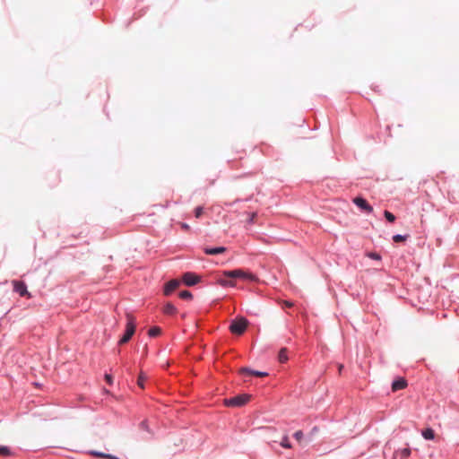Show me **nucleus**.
Returning <instances> with one entry per match:
<instances>
[{"mask_svg":"<svg viewBox=\"0 0 459 459\" xmlns=\"http://www.w3.org/2000/svg\"><path fill=\"white\" fill-rule=\"evenodd\" d=\"M222 275L225 278L232 279L234 281L237 279L249 282L256 281V276L254 273L242 268H237L234 270H225L222 272Z\"/></svg>","mask_w":459,"mask_h":459,"instance_id":"nucleus-1","label":"nucleus"},{"mask_svg":"<svg viewBox=\"0 0 459 459\" xmlns=\"http://www.w3.org/2000/svg\"><path fill=\"white\" fill-rule=\"evenodd\" d=\"M136 331V322L133 316H127L126 329L124 333L119 338L117 344L124 345L130 342Z\"/></svg>","mask_w":459,"mask_h":459,"instance_id":"nucleus-2","label":"nucleus"},{"mask_svg":"<svg viewBox=\"0 0 459 459\" xmlns=\"http://www.w3.org/2000/svg\"><path fill=\"white\" fill-rule=\"evenodd\" d=\"M138 429L142 432L141 439L143 441H151L155 438V431L150 426V422L147 419L142 420L138 424Z\"/></svg>","mask_w":459,"mask_h":459,"instance_id":"nucleus-3","label":"nucleus"},{"mask_svg":"<svg viewBox=\"0 0 459 459\" xmlns=\"http://www.w3.org/2000/svg\"><path fill=\"white\" fill-rule=\"evenodd\" d=\"M247 327V321L243 318H236L230 322V331L236 335H242Z\"/></svg>","mask_w":459,"mask_h":459,"instance_id":"nucleus-4","label":"nucleus"},{"mask_svg":"<svg viewBox=\"0 0 459 459\" xmlns=\"http://www.w3.org/2000/svg\"><path fill=\"white\" fill-rule=\"evenodd\" d=\"M180 281L181 284L183 283L186 286L192 287L201 281V277L194 272H186L182 274Z\"/></svg>","mask_w":459,"mask_h":459,"instance_id":"nucleus-5","label":"nucleus"},{"mask_svg":"<svg viewBox=\"0 0 459 459\" xmlns=\"http://www.w3.org/2000/svg\"><path fill=\"white\" fill-rule=\"evenodd\" d=\"M250 396L247 394H238L225 401L227 406L240 407L248 403Z\"/></svg>","mask_w":459,"mask_h":459,"instance_id":"nucleus-6","label":"nucleus"},{"mask_svg":"<svg viewBox=\"0 0 459 459\" xmlns=\"http://www.w3.org/2000/svg\"><path fill=\"white\" fill-rule=\"evenodd\" d=\"M353 204L363 212L369 214L373 212V206L368 202L366 198L361 195H357L353 198Z\"/></svg>","mask_w":459,"mask_h":459,"instance_id":"nucleus-7","label":"nucleus"},{"mask_svg":"<svg viewBox=\"0 0 459 459\" xmlns=\"http://www.w3.org/2000/svg\"><path fill=\"white\" fill-rule=\"evenodd\" d=\"M13 290L21 297L30 298L31 295L28 291V287L25 281L20 280L13 281Z\"/></svg>","mask_w":459,"mask_h":459,"instance_id":"nucleus-8","label":"nucleus"},{"mask_svg":"<svg viewBox=\"0 0 459 459\" xmlns=\"http://www.w3.org/2000/svg\"><path fill=\"white\" fill-rule=\"evenodd\" d=\"M181 285L180 280L172 279L164 283L163 294L165 296L172 295Z\"/></svg>","mask_w":459,"mask_h":459,"instance_id":"nucleus-9","label":"nucleus"},{"mask_svg":"<svg viewBox=\"0 0 459 459\" xmlns=\"http://www.w3.org/2000/svg\"><path fill=\"white\" fill-rule=\"evenodd\" d=\"M408 385L407 380L403 377H396L391 385L393 392L400 391L406 388Z\"/></svg>","mask_w":459,"mask_h":459,"instance_id":"nucleus-10","label":"nucleus"},{"mask_svg":"<svg viewBox=\"0 0 459 459\" xmlns=\"http://www.w3.org/2000/svg\"><path fill=\"white\" fill-rule=\"evenodd\" d=\"M226 251H227V247H225L223 246L204 247V253L207 255H217L223 254Z\"/></svg>","mask_w":459,"mask_h":459,"instance_id":"nucleus-11","label":"nucleus"},{"mask_svg":"<svg viewBox=\"0 0 459 459\" xmlns=\"http://www.w3.org/2000/svg\"><path fill=\"white\" fill-rule=\"evenodd\" d=\"M240 373L243 376H250V377H262L268 376V373L265 371H259V370L252 369V368H247V367L242 368L240 369Z\"/></svg>","mask_w":459,"mask_h":459,"instance_id":"nucleus-12","label":"nucleus"},{"mask_svg":"<svg viewBox=\"0 0 459 459\" xmlns=\"http://www.w3.org/2000/svg\"><path fill=\"white\" fill-rule=\"evenodd\" d=\"M277 359L281 364H284L289 360L288 349L286 347L280 349L277 354Z\"/></svg>","mask_w":459,"mask_h":459,"instance_id":"nucleus-13","label":"nucleus"},{"mask_svg":"<svg viewBox=\"0 0 459 459\" xmlns=\"http://www.w3.org/2000/svg\"><path fill=\"white\" fill-rule=\"evenodd\" d=\"M421 436L425 440H433L436 434L432 428L428 427L421 430Z\"/></svg>","mask_w":459,"mask_h":459,"instance_id":"nucleus-14","label":"nucleus"},{"mask_svg":"<svg viewBox=\"0 0 459 459\" xmlns=\"http://www.w3.org/2000/svg\"><path fill=\"white\" fill-rule=\"evenodd\" d=\"M163 312L168 316H174L177 314L178 309L172 303L168 302L163 306Z\"/></svg>","mask_w":459,"mask_h":459,"instance_id":"nucleus-15","label":"nucleus"},{"mask_svg":"<svg viewBox=\"0 0 459 459\" xmlns=\"http://www.w3.org/2000/svg\"><path fill=\"white\" fill-rule=\"evenodd\" d=\"M411 454V450L409 446L398 449L394 453V456H400L401 459H407Z\"/></svg>","mask_w":459,"mask_h":459,"instance_id":"nucleus-16","label":"nucleus"},{"mask_svg":"<svg viewBox=\"0 0 459 459\" xmlns=\"http://www.w3.org/2000/svg\"><path fill=\"white\" fill-rule=\"evenodd\" d=\"M13 455H14V453L12 451V449L9 446H4V445L0 446V456L12 457Z\"/></svg>","mask_w":459,"mask_h":459,"instance_id":"nucleus-17","label":"nucleus"},{"mask_svg":"<svg viewBox=\"0 0 459 459\" xmlns=\"http://www.w3.org/2000/svg\"><path fill=\"white\" fill-rule=\"evenodd\" d=\"M219 284L223 287H235V281L232 279L226 278V279H220L218 281Z\"/></svg>","mask_w":459,"mask_h":459,"instance_id":"nucleus-18","label":"nucleus"},{"mask_svg":"<svg viewBox=\"0 0 459 459\" xmlns=\"http://www.w3.org/2000/svg\"><path fill=\"white\" fill-rule=\"evenodd\" d=\"M410 236L408 234H394L392 239L394 243H399L407 240Z\"/></svg>","mask_w":459,"mask_h":459,"instance_id":"nucleus-19","label":"nucleus"},{"mask_svg":"<svg viewBox=\"0 0 459 459\" xmlns=\"http://www.w3.org/2000/svg\"><path fill=\"white\" fill-rule=\"evenodd\" d=\"M384 217L389 223H394L396 220V216L388 210L384 211Z\"/></svg>","mask_w":459,"mask_h":459,"instance_id":"nucleus-20","label":"nucleus"},{"mask_svg":"<svg viewBox=\"0 0 459 459\" xmlns=\"http://www.w3.org/2000/svg\"><path fill=\"white\" fill-rule=\"evenodd\" d=\"M160 333H161V329L158 326H153V327L150 328L148 331V334L152 338L159 336L160 334Z\"/></svg>","mask_w":459,"mask_h":459,"instance_id":"nucleus-21","label":"nucleus"},{"mask_svg":"<svg viewBox=\"0 0 459 459\" xmlns=\"http://www.w3.org/2000/svg\"><path fill=\"white\" fill-rule=\"evenodd\" d=\"M178 297L182 299L190 300L193 299V294L189 290H184L178 293Z\"/></svg>","mask_w":459,"mask_h":459,"instance_id":"nucleus-22","label":"nucleus"},{"mask_svg":"<svg viewBox=\"0 0 459 459\" xmlns=\"http://www.w3.org/2000/svg\"><path fill=\"white\" fill-rule=\"evenodd\" d=\"M367 256L375 261L382 260V255L378 252H376V251L368 252Z\"/></svg>","mask_w":459,"mask_h":459,"instance_id":"nucleus-23","label":"nucleus"},{"mask_svg":"<svg viewBox=\"0 0 459 459\" xmlns=\"http://www.w3.org/2000/svg\"><path fill=\"white\" fill-rule=\"evenodd\" d=\"M280 445L281 447L286 448V449H289L291 447V443H290L288 436L285 435L281 437Z\"/></svg>","mask_w":459,"mask_h":459,"instance_id":"nucleus-24","label":"nucleus"},{"mask_svg":"<svg viewBox=\"0 0 459 459\" xmlns=\"http://www.w3.org/2000/svg\"><path fill=\"white\" fill-rule=\"evenodd\" d=\"M89 455L95 456V457L106 459V456L108 454L101 452V451L91 450V451H89Z\"/></svg>","mask_w":459,"mask_h":459,"instance_id":"nucleus-25","label":"nucleus"},{"mask_svg":"<svg viewBox=\"0 0 459 459\" xmlns=\"http://www.w3.org/2000/svg\"><path fill=\"white\" fill-rule=\"evenodd\" d=\"M195 217L199 219L203 213H204V207L203 206H196L194 211Z\"/></svg>","mask_w":459,"mask_h":459,"instance_id":"nucleus-26","label":"nucleus"},{"mask_svg":"<svg viewBox=\"0 0 459 459\" xmlns=\"http://www.w3.org/2000/svg\"><path fill=\"white\" fill-rule=\"evenodd\" d=\"M256 217V213L255 212H251V213H248V217L247 219V223L251 225L255 222V219Z\"/></svg>","mask_w":459,"mask_h":459,"instance_id":"nucleus-27","label":"nucleus"},{"mask_svg":"<svg viewBox=\"0 0 459 459\" xmlns=\"http://www.w3.org/2000/svg\"><path fill=\"white\" fill-rule=\"evenodd\" d=\"M304 437V434H303V431L302 430H297L294 434H293V437L298 440V441H300Z\"/></svg>","mask_w":459,"mask_h":459,"instance_id":"nucleus-28","label":"nucleus"},{"mask_svg":"<svg viewBox=\"0 0 459 459\" xmlns=\"http://www.w3.org/2000/svg\"><path fill=\"white\" fill-rule=\"evenodd\" d=\"M318 430H319L318 427H317V426H314V427L311 429V430H310V432H309V434H308L309 438H310V439H312L313 436H314V435H315Z\"/></svg>","mask_w":459,"mask_h":459,"instance_id":"nucleus-29","label":"nucleus"},{"mask_svg":"<svg viewBox=\"0 0 459 459\" xmlns=\"http://www.w3.org/2000/svg\"><path fill=\"white\" fill-rule=\"evenodd\" d=\"M105 381H106L107 384L112 385V383H113L112 376L108 375V374H106L105 375Z\"/></svg>","mask_w":459,"mask_h":459,"instance_id":"nucleus-30","label":"nucleus"},{"mask_svg":"<svg viewBox=\"0 0 459 459\" xmlns=\"http://www.w3.org/2000/svg\"><path fill=\"white\" fill-rule=\"evenodd\" d=\"M180 227L184 230H190V226L186 222H180Z\"/></svg>","mask_w":459,"mask_h":459,"instance_id":"nucleus-31","label":"nucleus"},{"mask_svg":"<svg viewBox=\"0 0 459 459\" xmlns=\"http://www.w3.org/2000/svg\"><path fill=\"white\" fill-rule=\"evenodd\" d=\"M106 459H120L118 456L117 455H111V454H108L107 456H106Z\"/></svg>","mask_w":459,"mask_h":459,"instance_id":"nucleus-32","label":"nucleus"},{"mask_svg":"<svg viewBox=\"0 0 459 459\" xmlns=\"http://www.w3.org/2000/svg\"><path fill=\"white\" fill-rule=\"evenodd\" d=\"M143 378H142V377H141V378H139V380H138V385H139L140 386H142V387H143Z\"/></svg>","mask_w":459,"mask_h":459,"instance_id":"nucleus-33","label":"nucleus"}]
</instances>
